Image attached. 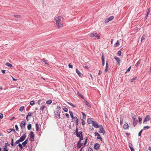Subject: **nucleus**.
Returning a JSON list of instances; mask_svg holds the SVG:
<instances>
[{
	"label": "nucleus",
	"mask_w": 151,
	"mask_h": 151,
	"mask_svg": "<svg viewBox=\"0 0 151 151\" xmlns=\"http://www.w3.org/2000/svg\"><path fill=\"white\" fill-rule=\"evenodd\" d=\"M61 19L62 17L60 16L55 17L54 19L55 21V24L58 29H59L63 27Z\"/></svg>",
	"instance_id": "1"
},
{
	"label": "nucleus",
	"mask_w": 151,
	"mask_h": 151,
	"mask_svg": "<svg viewBox=\"0 0 151 151\" xmlns=\"http://www.w3.org/2000/svg\"><path fill=\"white\" fill-rule=\"evenodd\" d=\"M76 133L77 137H79L80 140H83V137L82 134V132H78V129H76Z\"/></svg>",
	"instance_id": "2"
},
{
	"label": "nucleus",
	"mask_w": 151,
	"mask_h": 151,
	"mask_svg": "<svg viewBox=\"0 0 151 151\" xmlns=\"http://www.w3.org/2000/svg\"><path fill=\"white\" fill-rule=\"evenodd\" d=\"M114 18V17L111 16L109 18H106L105 20V23H108L109 21L112 20Z\"/></svg>",
	"instance_id": "3"
},
{
	"label": "nucleus",
	"mask_w": 151,
	"mask_h": 151,
	"mask_svg": "<svg viewBox=\"0 0 151 151\" xmlns=\"http://www.w3.org/2000/svg\"><path fill=\"white\" fill-rule=\"evenodd\" d=\"M26 124V121H23L21 122L20 125L21 128L22 129H23L25 128Z\"/></svg>",
	"instance_id": "4"
},
{
	"label": "nucleus",
	"mask_w": 151,
	"mask_h": 151,
	"mask_svg": "<svg viewBox=\"0 0 151 151\" xmlns=\"http://www.w3.org/2000/svg\"><path fill=\"white\" fill-rule=\"evenodd\" d=\"M26 137V134H23L22 136H21L20 138L19 139V141L21 142L23 141Z\"/></svg>",
	"instance_id": "5"
},
{
	"label": "nucleus",
	"mask_w": 151,
	"mask_h": 151,
	"mask_svg": "<svg viewBox=\"0 0 151 151\" xmlns=\"http://www.w3.org/2000/svg\"><path fill=\"white\" fill-rule=\"evenodd\" d=\"M30 138L31 141H33L34 140V134L32 132H31L30 133Z\"/></svg>",
	"instance_id": "6"
},
{
	"label": "nucleus",
	"mask_w": 151,
	"mask_h": 151,
	"mask_svg": "<svg viewBox=\"0 0 151 151\" xmlns=\"http://www.w3.org/2000/svg\"><path fill=\"white\" fill-rule=\"evenodd\" d=\"M60 113L59 111L57 110L55 114V117L57 118H60Z\"/></svg>",
	"instance_id": "7"
},
{
	"label": "nucleus",
	"mask_w": 151,
	"mask_h": 151,
	"mask_svg": "<svg viewBox=\"0 0 151 151\" xmlns=\"http://www.w3.org/2000/svg\"><path fill=\"white\" fill-rule=\"evenodd\" d=\"M114 58L116 60V62H117L118 65H119L121 62L120 59L118 57H116V56H115L114 57Z\"/></svg>",
	"instance_id": "8"
},
{
	"label": "nucleus",
	"mask_w": 151,
	"mask_h": 151,
	"mask_svg": "<svg viewBox=\"0 0 151 151\" xmlns=\"http://www.w3.org/2000/svg\"><path fill=\"white\" fill-rule=\"evenodd\" d=\"M32 114V113L31 112H29L28 113V114L26 117V120L27 121H29L30 119V118H31Z\"/></svg>",
	"instance_id": "9"
},
{
	"label": "nucleus",
	"mask_w": 151,
	"mask_h": 151,
	"mask_svg": "<svg viewBox=\"0 0 151 151\" xmlns=\"http://www.w3.org/2000/svg\"><path fill=\"white\" fill-rule=\"evenodd\" d=\"M132 118L133 121V125L134 126V127H135L137 122V121L136 119L134 116H132Z\"/></svg>",
	"instance_id": "10"
},
{
	"label": "nucleus",
	"mask_w": 151,
	"mask_h": 151,
	"mask_svg": "<svg viewBox=\"0 0 151 151\" xmlns=\"http://www.w3.org/2000/svg\"><path fill=\"white\" fill-rule=\"evenodd\" d=\"M150 115H147L144 121L143 122V123H144L145 122L149 121L150 119Z\"/></svg>",
	"instance_id": "11"
},
{
	"label": "nucleus",
	"mask_w": 151,
	"mask_h": 151,
	"mask_svg": "<svg viewBox=\"0 0 151 151\" xmlns=\"http://www.w3.org/2000/svg\"><path fill=\"white\" fill-rule=\"evenodd\" d=\"M95 136H97V138L100 139V140L101 141H102V139L100 135V134L98 132H96L95 133Z\"/></svg>",
	"instance_id": "12"
},
{
	"label": "nucleus",
	"mask_w": 151,
	"mask_h": 151,
	"mask_svg": "<svg viewBox=\"0 0 151 151\" xmlns=\"http://www.w3.org/2000/svg\"><path fill=\"white\" fill-rule=\"evenodd\" d=\"M93 125L96 128H98L99 127L98 124L95 121H93Z\"/></svg>",
	"instance_id": "13"
},
{
	"label": "nucleus",
	"mask_w": 151,
	"mask_h": 151,
	"mask_svg": "<svg viewBox=\"0 0 151 151\" xmlns=\"http://www.w3.org/2000/svg\"><path fill=\"white\" fill-rule=\"evenodd\" d=\"M99 132L100 133H102L103 134H104L105 131L102 126L100 128Z\"/></svg>",
	"instance_id": "14"
},
{
	"label": "nucleus",
	"mask_w": 151,
	"mask_h": 151,
	"mask_svg": "<svg viewBox=\"0 0 151 151\" xmlns=\"http://www.w3.org/2000/svg\"><path fill=\"white\" fill-rule=\"evenodd\" d=\"M76 72L77 73L79 77H82L83 76V75L82 73L79 71L77 69H76Z\"/></svg>",
	"instance_id": "15"
},
{
	"label": "nucleus",
	"mask_w": 151,
	"mask_h": 151,
	"mask_svg": "<svg viewBox=\"0 0 151 151\" xmlns=\"http://www.w3.org/2000/svg\"><path fill=\"white\" fill-rule=\"evenodd\" d=\"M101 60H102V65L103 66H104V65H105V60H104V56L103 55H102Z\"/></svg>",
	"instance_id": "16"
},
{
	"label": "nucleus",
	"mask_w": 151,
	"mask_h": 151,
	"mask_svg": "<svg viewBox=\"0 0 151 151\" xmlns=\"http://www.w3.org/2000/svg\"><path fill=\"white\" fill-rule=\"evenodd\" d=\"M100 145L98 143H96L94 145V148L96 150H98L99 149Z\"/></svg>",
	"instance_id": "17"
},
{
	"label": "nucleus",
	"mask_w": 151,
	"mask_h": 151,
	"mask_svg": "<svg viewBox=\"0 0 151 151\" xmlns=\"http://www.w3.org/2000/svg\"><path fill=\"white\" fill-rule=\"evenodd\" d=\"M82 143L81 142V140H80L79 142L77 144V147L78 148H80L82 146Z\"/></svg>",
	"instance_id": "18"
},
{
	"label": "nucleus",
	"mask_w": 151,
	"mask_h": 151,
	"mask_svg": "<svg viewBox=\"0 0 151 151\" xmlns=\"http://www.w3.org/2000/svg\"><path fill=\"white\" fill-rule=\"evenodd\" d=\"M109 70V67L108 66V63L107 61L106 62V67H105V73H106Z\"/></svg>",
	"instance_id": "19"
},
{
	"label": "nucleus",
	"mask_w": 151,
	"mask_h": 151,
	"mask_svg": "<svg viewBox=\"0 0 151 151\" xmlns=\"http://www.w3.org/2000/svg\"><path fill=\"white\" fill-rule=\"evenodd\" d=\"M92 118H88L87 119V122L88 124H90L91 123H93V121L92 120Z\"/></svg>",
	"instance_id": "20"
},
{
	"label": "nucleus",
	"mask_w": 151,
	"mask_h": 151,
	"mask_svg": "<svg viewBox=\"0 0 151 151\" xmlns=\"http://www.w3.org/2000/svg\"><path fill=\"white\" fill-rule=\"evenodd\" d=\"M42 61L45 63V64L48 66L49 65L48 63H47V61L46 60L45 58H43L42 59Z\"/></svg>",
	"instance_id": "21"
},
{
	"label": "nucleus",
	"mask_w": 151,
	"mask_h": 151,
	"mask_svg": "<svg viewBox=\"0 0 151 151\" xmlns=\"http://www.w3.org/2000/svg\"><path fill=\"white\" fill-rule=\"evenodd\" d=\"M73 119H74V121H75L76 124L78 125V120L77 117L76 116H75L74 117Z\"/></svg>",
	"instance_id": "22"
},
{
	"label": "nucleus",
	"mask_w": 151,
	"mask_h": 151,
	"mask_svg": "<svg viewBox=\"0 0 151 151\" xmlns=\"http://www.w3.org/2000/svg\"><path fill=\"white\" fill-rule=\"evenodd\" d=\"M5 65H6L10 68H11L12 67V65L9 63H6Z\"/></svg>",
	"instance_id": "23"
},
{
	"label": "nucleus",
	"mask_w": 151,
	"mask_h": 151,
	"mask_svg": "<svg viewBox=\"0 0 151 151\" xmlns=\"http://www.w3.org/2000/svg\"><path fill=\"white\" fill-rule=\"evenodd\" d=\"M119 45L120 44L119 43V40H117L116 41V43L114 44V46L115 47H116L118 46H119Z\"/></svg>",
	"instance_id": "24"
},
{
	"label": "nucleus",
	"mask_w": 151,
	"mask_h": 151,
	"mask_svg": "<svg viewBox=\"0 0 151 151\" xmlns=\"http://www.w3.org/2000/svg\"><path fill=\"white\" fill-rule=\"evenodd\" d=\"M124 128V129H128V125L127 123H126L123 126Z\"/></svg>",
	"instance_id": "25"
},
{
	"label": "nucleus",
	"mask_w": 151,
	"mask_h": 151,
	"mask_svg": "<svg viewBox=\"0 0 151 151\" xmlns=\"http://www.w3.org/2000/svg\"><path fill=\"white\" fill-rule=\"evenodd\" d=\"M27 139H26L24 142L22 143V145H23L24 147H25L27 143Z\"/></svg>",
	"instance_id": "26"
},
{
	"label": "nucleus",
	"mask_w": 151,
	"mask_h": 151,
	"mask_svg": "<svg viewBox=\"0 0 151 151\" xmlns=\"http://www.w3.org/2000/svg\"><path fill=\"white\" fill-rule=\"evenodd\" d=\"M96 34V32H94L93 33H91L90 35V36L91 37H93L95 36Z\"/></svg>",
	"instance_id": "27"
},
{
	"label": "nucleus",
	"mask_w": 151,
	"mask_h": 151,
	"mask_svg": "<svg viewBox=\"0 0 151 151\" xmlns=\"http://www.w3.org/2000/svg\"><path fill=\"white\" fill-rule=\"evenodd\" d=\"M85 104L88 107H91V104L87 101H85Z\"/></svg>",
	"instance_id": "28"
},
{
	"label": "nucleus",
	"mask_w": 151,
	"mask_h": 151,
	"mask_svg": "<svg viewBox=\"0 0 151 151\" xmlns=\"http://www.w3.org/2000/svg\"><path fill=\"white\" fill-rule=\"evenodd\" d=\"M150 8H149L147 10V14H146V17H146V18H147L148 15L150 14Z\"/></svg>",
	"instance_id": "29"
},
{
	"label": "nucleus",
	"mask_w": 151,
	"mask_h": 151,
	"mask_svg": "<svg viewBox=\"0 0 151 151\" xmlns=\"http://www.w3.org/2000/svg\"><path fill=\"white\" fill-rule=\"evenodd\" d=\"M36 130L37 131H39V125L37 123H36L35 124Z\"/></svg>",
	"instance_id": "30"
},
{
	"label": "nucleus",
	"mask_w": 151,
	"mask_h": 151,
	"mask_svg": "<svg viewBox=\"0 0 151 151\" xmlns=\"http://www.w3.org/2000/svg\"><path fill=\"white\" fill-rule=\"evenodd\" d=\"M145 36H146L145 34H144L142 35V37L141 38V42H142L143 40H145Z\"/></svg>",
	"instance_id": "31"
},
{
	"label": "nucleus",
	"mask_w": 151,
	"mask_h": 151,
	"mask_svg": "<svg viewBox=\"0 0 151 151\" xmlns=\"http://www.w3.org/2000/svg\"><path fill=\"white\" fill-rule=\"evenodd\" d=\"M69 113H70V116H71V118L72 119H73V118H74V116H73V113L71 111H69Z\"/></svg>",
	"instance_id": "32"
},
{
	"label": "nucleus",
	"mask_w": 151,
	"mask_h": 151,
	"mask_svg": "<svg viewBox=\"0 0 151 151\" xmlns=\"http://www.w3.org/2000/svg\"><path fill=\"white\" fill-rule=\"evenodd\" d=\"M31 125L30 124H27V129L28 130H29L31 129Z\"/></svg>",
	"instance_id": "33"
},
{
	"label": "nucleus",
	"mask_w": 151,
	"mask_h": 151,
	"mask_svg": "<svg viewBox=\"0 0 151 151\" xmlns=\"http://www.w3.org/2000/svg\"><path fill=\"white\" fill-rule=\"evenodd\" d=\"M81 113L83 114V119H86V115L83 112H82Z\"/></svg>",
	"instance_id": "34"
},
{
	"label": "nucleus",
	"mask_w": 151,
	"mask_h": 151,
	"mask_svg": "<svg viewBox=\"0 0 151 151\" xmlns=\"http://www.w3.org/2000/svg\"><path fill=\"white\" fill-rule=\"evenodd\" d=\"M24 109V106H22L19 109V110L21 111H23Z\"/></svg>",
	"instance_id": "35"
},
{
	"label": "nucleus",
	"mask_w": 151,
	"mask_h": 151,
	"mask_svg": "<svg viewBox=\"0 0 151 151\" xmlns=\"http://www.w3.org/2000/svg\"><path fill=\"white\" fill-rule=\"evenodd\" d=\"M14 17L17 18H20L21 17L20 15H14Z\"/></svg>",
	"instance_id": "36"
},
{
	"label": "nucleus",
	"mask_w": 151,
	"mask_h": 151,
	"mask_svg": "<svg viewBox=\"0 0 151 151\" xmlns=\"http://www.w3.org/2000/svg\"><path fill=\"white\" fill-rule=\"evenodd\" d=\"M52 103L51 100H49L46 102V103L48 104H51Z\"/></svg>",
	"instance_id": "37"
},
{
	"label": "nucleus",
	"mask_w": 151,
	"mask_h": 151,
	"mask_svg": "<svg viewBox=\"0 0 151 151\" xmlns=\"http://www.w3.org/2000/svg\"><path fill=\"white\" fill-rule=\"evenodd\" d=\"M137 78L136 77H134L130 81L132 82H133L134 80H135Z\"/></svg>",
	"instance_id": "38"
},
{
	"label": "nucleus",
	"mask_w": 151,
	"mask_h": 151,
	"mask_svg": "<svg viewBox=\"0 0 151 151\" xmlns=\"http://www.w3.org/2000/svg\"><path fill=\"white\" fill-rule=\"evenodd\" d=\"M140 60H139V61H138L137 62L135 66L136 67H138L139 65L140 64Z\"/></svg>",
	"instance_id": "39"
},
{
	"label": "nucleus",
	"mask_w": 151,
	"mask_h": 151,
	"mask_svg": "<svg viewBox=\"0 0 151 151\" xmlns=\"http://www.w3.org/2000/svg\"><path fill=\"white\" fill-rule=\"evenodd\" d=\"M12 131H13L14 132L15 131V130L14 129H9L8 130V132L9 133L10 132H11Z\"/></svg>",
	"instance_id": "40"
},
{
	"label": "nucleus",
	"mask_w": 151,
	"mask_h": 151,
	"mask_svg": "<svg viewBox=\"0 0 151 151\" xmlns=\"http://www.w3.org/2000/svg\"><path fill=\"white\" fill-rule=\"evenodd\" d=\"M45 108V106H43L41 107L40 109L42 111L44 110Z\"/></svg>",
	"instance_id": "41"
},
{
	"label": "nucleus",
	"mask_w": 151,
	"mask_h": 151,
	"mask_svg": "<svg viewBox=\"0 0 151 151\" xmlns=\"http://www.w3.org/2000/svg\"><path fill=\"white\" fill-rule=\"evenodd\" d=\"M95 36L97 38V39H100V37L99 35L98 34L96 33V34L95 35Z\"/></svg>",
	"instance_id": "42"
},
{
	"label": "nucleus",
	"mask_w": 151,
	"mask_h": 151,
	"mask_svg": "<svg viewBox=\"0 0 151 151\" xmlns=\"http://www.w3.org/2000/svg\"><path fill=\"white\" fill-rule=\"evenodd\" d=\"M18 146L20 148V149L21 150H22V149L23 147L22 146V145L21 144L19 143V144Z\"/></svg>",
	"instance_id": "43"
},
{
	"label": "nucleus",
	"mask_w": 151,
	"mask_h": 151,
	"mask_svg": "<svg viewBox=\"0 0 151 151\" xmlns=\"http://www.w3.org/2000/svg\"><path fill=\"white\" fill-rule=\"evenodd\" d=\"M139 119V123L140 124L141 123L142 121V119L141 118H140L139 117V116L138 117Z\"/></svg>",
	"instance_id": "44"
},
{
	"label": "nucleus",
	"mask_w": 151,
	"mask_h": 151,
	"mask_svg": "<svg viewBox=\"0 0 151 151\" xmlns=\"http://www.w3.org/2000/svg\"><path fill=\"white\" fill-rule=\"evenodd\" d=\"M14 140L13 139H12V141L11 142V145L12 146H14V144L13 143Z\"/></svg>",
	"instance_id": "45"
},
{
	"label": "nucleus",
	"mask_w": 151,
	"mask_h": 151,
	"mask_svg": "<svg viewBox=\"0 0 151 151\" xmlns=\"http://www.w3.org/2000/svg\"><path fill=\"white\" fill-rule=\"evenodd\" d=\"M35 103L34 101H30V104L33 106L35 104Z\"/></svg>",
	"instance_id": "46"
},
{
	"label": "nucleus",
	"mask_w": 151,
	"mask_h": 151,
	"mask_svg": "<svg viewBox=\"0 0 151 151\" xmlns=\"http://www.w3.org/2000/svg\"><path fill=\"white\" fill-rule=\"evenodd\" d=\"M150 128V127L148 126H146L144 127V129L145 130L149 129Z\"/></svg>",
	"instance_id": "47"
},
{
	"label": "nucleus",
	"mask_w": 151,
	"mask_h": 151,
	"mask_svg": "<svg viewBox=\"0 0 151 151\" xmlns=\"http://www.w3.org/2000/svg\"><path fill=\"white\" fill-rule=\"evenodd\" d=\"M63 110L66 112H67L68 111V109L66 107H64L63 108Z\"/></svg>",
	"instance_id": "48"
},
{
	"label": "nucleus",
	"mask_w": 151,
	"mask_h": 151,
	"mask_svg": "<svg viewBox=\"0 0 151 151\" xmlns=\"http://www.w3.org/2000/svg\"><path fill=\"white\" fill-rule=\"evenodd\" d=\"M81 121H82V125H85V121H84V120H83V119H82Z\"/></svg>",
	"instance_id": "49"
},
{
	"label": "nucleus",
	"mask_w": 151,
	"mask_h": 151,
	"mask_svg": "<svg viewBox=\"0 0 151 151\" xmlns=\"http://www.w3.org/2000/svg\"><path fill=\"white\" fill-rule=\"evenodd\" d=\"M121 54H122V52L120 50L117 53V55L119 56H120L121 55Z\"/></svg>",
	"instance_id": "50"
},
{
	"label": "nucleus",
	"mask_w": 151,
	"mask_h": 151,
	"mask_svg": "<svg viewBox=\"0 0 151 151\" xmlns=\"http://www.w3.org/2000/svg\"><path fill=\"white\" fill-rule=\"evenodd\" d=\"M69 104L71 105L73 108L75 107H76L74 104H73L71 103H68Z\"/></svg>",
	"instance_id": "51"
},
{
	"label": "nucleus",
	"mask_w": 151,
	"mask_h": 151,
	"mask_svg": "<svg viewBox=\"0 0 151 151\" xmlns=\"http://www.w3.org/2000/svg\"><path fill=\"white\" fill-rule=\"evenodd\" d=\"M129 146L130 148L133 147V145L131 143H129Z\"/></svg>",
	"instance_id": "52"
},
{
	"label": "nucleus",
	"mask_w": 151,
	"mask_h": 151,
	"mask_svg": "<svg viewBox=\"0 0 151 151\" xmlns=\"http://www.w3.org/2000/svg\"><path fill=\"white\" fill-rule=\"evenodd\" d=\"M142 131H143V130L142 129L140 131V132L139 133H138V136H141V133H142Z\"/></svg>",
	"instance_id": "53"
},
{
	"label": "nucleus",
	"mask_w": 151,
	"mask_h": 151,
	"mask_svg": "<svg viewBox=\"0 0 151 151\" xmlns=\"http://www.w3.org/2000/svg\"><path fill=\"white\" fill-rule=\"evenodd\" d=\"M77 94L79 96H81V98L83 99V96H82V95H81V93H80L78 92H77Z\"/></svg>",
	"instance_id": "54"
},
{
	"label": "nucleus",
	"mask_w": 151,
	"mask_h": 151,
	"mask_svg": "<svg viewBox=\"0 0 151 151\" xmlns=\"http://www.w3.org/2000/svg\"><path fill=\"white\" fill-rule=\"evenodd\" d=\"M20 142V141H19V139H18V140H17V141H16V142H15V144H19V142Z\"/></svg>",
	"instance_id": "55"
},
{
	"label": "nucleus",
	"mask_w": 151,
	"mask_h": 151,
	"mask_svg": "<svg viewBox=\"0 0 151 151\" xmlns=\"http://www.w3.org/2000/svg\"><path fill=\"white\" fill-rule=\"evenodd\" d=\"M41 100H39L37 102V104L38 105H40V104L41 102Z\"/></svg>",
	"instance_id": "56"
},
{
	"label": "nucleus",
	"mask_w": 151,
	"mask_h": 151,
	"mask_svg": "<svg viewBox=\"0 0 151 151\" xmlns=\"http://www.w3.org/2000/svg\"><path fill=\"white\" fill-rule=\"evenodd\" d=\"M131 66H130L128 68V69L126 71V72H128L130 70V69H131Z\"/></svg>",
	"instance_id": "57"
},
{
	"label": "nucleus",
	"mask_w": 151,
	"mask_h": 151,
	"mask_svg": "<svg viewBox=\"0 0 151 151\" xmlns=\"http://www.w3.org/2000/svg\"><path fill=\"white\" fill-rule=\"evenodd\" d=\"M3 117V114H0V118L1 119H2Z\"/></svg>",
	"instance_id": "58"
},
{
	"label": "nucleus",
	"mask_w": 151,
	"mask_h": 151,
	"mask_svg": "<svg viewBox=\"0 0 151 151\" xmlns=\"http://www.w3.org/2000/svg\"><path fill=\"white\" fill-rule=\"evenodd\" d=\"M87 139H86V140L85 141V142L83 144L84 146H85L86 145V143L87 142Z\"/></svg>",
	"instance_id": "59"
},
{
	"label": "nucleus",
	"mask_w": 151,
	"mask_h": 151,
	"mask_svg": "<svg viewBox=\"0 0 151 151\" xmlns=\"http://www.w3.org/2000/svg\"><path fill=\"white\" fill-rule=\"evenodd\" d=\"M68 67L69 68H73V66L72 65H70V64H69L68 65Z\"/></svg>",
	"instance_id": "60"
},
{
	"label": "nucleus",
	"mask_w": 151,
	"mask_h": 151,
	"mask_svg": "<svg viewBox=\"0 0 151 151\" xmlns=\"http://www.w3.org/2000/svg\"><path fill=\"white\" fill-rule=\"evenodd\" d=\"M15 127L16 128V130L17 131L18 129V127L17 125H16L15 126Z\"/></svg>",
	"instance_id": "61"
},
{
	"label": "nucleus",
	"mask_w": 151,
	"mask_h": 151,
	"mask_svg": "<svg viewBox=\"0 0 151 151\" xmlns=\"http://www.w3.org/2000/svg\"><path fill=\"white\" fill-rule=\"evenodd\" d=\"M65 115L68 118L69 117V115L67 113H65Z\"/></svg>",
	"instance_id": "62"
},
{
	"label": "nucleus",
	"mask_w": 151,
	"mask_h": 151,
	"mask_svg": "<svg viewBox=\"0 0 151 151\" xmlns=\"http://www.w3.org/2000/svg\"><path fill=\"white\" fill-rule=\"evenodd\" d=\"M11 77L12 78V79H13V81H17V79H15L12 76H11Z\"/></svg>",
	"instance_id": "63"
},
{
	"label": "nucleus",
	"mask_w": 151,
	"mask_h": 151,
	"mask_svg": "<svg viewBox=\"0 0 151 151\" xmlns=\"http://www.w3.org/2000/svg\"><path fill=\"white\" fill-rule=\"evenodd\" d=\"M4 151H8L6 148H4Z\"/></svg>",
	"instance_id": "64"
}]
</instances>
